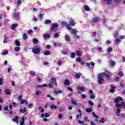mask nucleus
<instances>
[{
    "label": "nucleus",
    "instance_id": "72a5a7b5",
    "mask_svg": "<svg viewBox=\"0 0 125 125\" xmlns=\"http://www.w3.org/2000/svg\"><path fill=\"white\" fill-rule=\"evenodd\" d=\"M71 32L72 33V34H74V35L76 36L77 35V33H78V31H76V30L75 29H73L71 31Z\"/></svg>",
    "mask_w": 125,
    "mask_h": 125
},
{
    "label": "nucleus",
    "instance_id": "5701e85b",
    "mask_svg": "<svg viewBox=\"0 0 125 125\" xmlns=\"http://www.w3.org/2000/svg\"><path fill=\"white\" fill-rule=\"evenodd\" d=\"M110 65L111 67H114V66L116 65V62L114 61H112L110 62Z\"/></svg>",
    "mask_w": 125,
    "mask_h": 125
},
{
    "label": "nucleus",
    "instance_id": "5fc2aeb1",
    "mask_svg": "<svg viewBox=\"0 0 125 125\" xmlns=\"http://www.w3.org/2000/svg\"><path fill=\"white\" fill-rule=\"evenodd\" d=\"M13 104L14 107H17L18 106V104H17V103L14 102H13Z\"/></svg>",
    "mask_w": 125,
    "mask_h": 125
},
{
    "label": "nucleus",
    "instance_id": "603ef678",
    "mask_svg": "<svg viewBox=\"0 0 125 125\" xmlns=\"http://www.w3.org/2000/svg\"><path fill=\"white\" fill-rule=\"evenodd\" d=\"M113 49H112L111 47H108L107 48V52H111L112 51Z\"/></svg>",
    "mask_w": 125,
    "mask_h": 125
},
{
    "label": "nucleus",
    "instance_id": "ea45409f",
    "mask_svg": "<svg viewBox=\"0 0 125 125\" xmlns=\"http://www.w3.org/2000/svg\"><path fill=\"white\" fill-rule=\"evenodd\" d=\"M76 53L77 54V56H79V57H81V56H82V54L80 53V51H77Z\"/></svg>",
    "mask_w": 125,
    "mask_h": 125
},
{
    "label": "nucleus",
    "instance_id": "680f3d73",
    "mask_svg": "<svg viewBox=\"0 0 125 125\" xmlns=\"http://www.w3.org/2000/svg\"><path fill=\"white\" fill-rule=\"evenodd\" d=\"M125 37L124 35H121L120 36V40H124L125 39Z\"/></svg>",
    "mask_w": 125,
    "mask_h": 125
},
{
    "label": "nucleus",
    "instance_id": "b1692460",
    "mask_svg": "<svg viewBox=\"0 0 125 125\" xmlns=\"http://www.w3.org/2000/svg\"><path fill=\"white\" fill-rule=\"evenodd\" d=\"M71 102H72V104H73V105H75L76 106H78L79 104H78V103L74 102V98H72L71 99Z\"/></svg>",
    "mask_w": 125,
    "mask_h": 125
},
{
    "label": "nucleus",
    "instance_id": "c85d7f7f",
    "mask_svg": "<svg viewBox=\"0 0 125 125\" xmlns=\"http://www.w3.org/2000/svg\"><path fill=\"white\" fill-rule=\"evenodd\" d=\"M70 56L72 59L75 58V57H76V53H75L74 52L71 53Z\"/></svg>",
    "mask_w": 125,
    "mask_h": 125
},
{
    "label": "nucleus",
    "instance_id": "f3484780",
    "mask_svg": "<svg viewBox=\"0 0 125 125\" xmlns=\"http://www.w3.org/2000/svg\"><path fill=\"white\" fill-rule=\"evenodd\" d=\"M29 74H30V76H31L32 77H34L36 75V72H35L34 71H30L29 72Z\"/></svg>",
    "mask_w": 125,
    "mask_h": 125
},
{
    "label": "nucleus",
    "instance_id": "ddd939ff",
    "mask_svg": "<svg viewBox=\"0 0 125 125\" xmlns=\"http://www.w3.org/2000/svg\"><path fill=\"white\" fill-rule=\"evenodd\" d=\"M111 89L110 90V92H111V93H114V92H115V89H116V87L111 86Z\"/></svg>",
    "mask_w": 125,
    "mask_h": 125
},
{
    "label": "nucleus",
    "instance_id": "4d7b16f0",
    "mask_svg": "<svg viewBox=\"0 0 125 125\" xmlns=\"http://www.w3.org/2000/svg\"><path fill=\"white\" fill-rule=\"evenodd\" d=\"M119 86L120 87H122V88H125V85H124V84H123L122 83H120Z\"/></svg>",
    "mask_w": 125,
    "mask_h": 125
},
{
    "label": "nucleus",
    "instance_id": "338daca9",
    "mask_svg": "<svg viewBox=\"0 0 125 125\" xmlns=\"http://www.w3.org/2000/svg\"><path fill=\"white\" fill-rule=\"evenodd\" d=\"M117 113H118V114H120V113H121V108H118L117 109Z\"/></svg>",
    "mask_w": 125,
    "mask_h": 125
},
{
    "label": "nucleus",
    "instance_id": "cd10ccee",
    "mask_svg": "<svg viewBox=\"0 0 125 125\" xmlns=\"http://www.w3.org/2000/svg\"><path fill=\"white\" fill-rule=\"evenodd\" d=\"M2 55H7V54H8V51L5 50L4 52H1Z\"/></svg>",
    "mask_w": 125,
    "mask_h": 125
},
{
    "label": "nucleus",
    "instance_id": "9b49d317",
    "mask_svg": "<svg viewBox=\"0 0 125 125\" xmlns=\"http://www.w3.org/2000/svg\"><path fill=\"white\" fill-rule=\"evenodd\" d=\"M64 85H70V81H69V80H68V79H66L64 81Z\"/></svg>",
    "mask_w": 125,
    "mask_h": 125
},
{
    "label": "nucleus",
    "instance_id": "e433bc0d",
    "mask_svg": "<svg viewBox=\"0 0 125 125\" xmlns=\"http://www.w3.org/2000/svg\"><path fill=\"white\" fill-rule=\"evenodd\" d=\"M88 103L91 106H93L94 105V104L91 102V101H88Z\"/></svg>",
    "mask_w": 125,
    "mask_h": 125
},
{
    "label": "nucleus",
    "instance_id": "20e7f679",
    "mask_svg": "<svg viewBox=\"0 0 125 125\" xmlns=\"http://www.w3.org/2000/svg\"><path fill=\"white\" fill-rule=\"evenodd\" d=\"M120 100H121V101H123V99L122 98V97H119L118 98H116L114 100V103H116V104L119 103V102H120Z\"/></svg>",
    "mask_w": 125,
    "mask_h": 125
},
{
    "label": "nucleus",
    "instance_id": "4c0bfd02",
    "mask_svg": "<svg viewBox=\"0 0 125 125\" xmlns=\"http://www.w3.org/2000/svg\"><path fill=\"white\" fill-rule=\"evenodd\" d=\"M90 99H95V96L93 94H91L90 95Z\"/></svg>",
    "mask_w": 125,
    "mask_h": 125
},
{
    "label": "nucleus",
    "instance_id": "864d4df0",
    "mask_svg": "<svg viewBox=\"0 0 125 125\" xmlns=\"http://www.w3.org/2000/svg\"><path fill=\"white\" fill-rule=\"evenodd\" d=\"M29 109H31L32 107L33 106V104H28Z\"/></svg>",
    "mask_w": 125,
    "mask_h": 125
},
{
    "label": "nucleus",
    "instance_id": "7c9ffc66",
    "mask_svg": "<svg viewBox=\"0 0 125 125\" xmlns=\"http://www.w3.org/2000/svg\"><path fill=\"white\" fill-rule=\"evenodd\" d=\"M51 109H55V110H56V109H57V106L56 105H54V104H52V105H50V106Z\"/></svg>",
    "mask_w": 125,
    "mask_h": 125
},
{
    "label": "nucleus",
    "instance_id": "de8ad7c7",
    "mask_svg": "<svg viewBox=\"0 0 125 125\" xmlns=\"http://www.w3.org/2000/svg\"><path fill=\"white\" fill-rule=\"evenodd\" d=\"M2 84H3L2 78H0V85H2Z\"/></svg>",
    "mask_w": 125,
    "mask_h": 125
},
{
    "label": "nucleus",
    "instance_id": "6e6552de",
    "mask_svg": "<svg viewBox=\"0 0 125 125\" xmlns=\"http://www.w3.org/2000/svg\"><path fill=\"white\" fill-rule=\"evenodd\" d=\"M13 15L14 16V17H15V18H18V17H19V16H20V13H13Z\"/></svg>",
    "mask_w": 125,
    "mask_h": 125
},
{
    "label": "nucleus",
    "instance_id": "37998d69",
    "mask_svg": "<svg viewBox=\"0 0 125 125\" xmlns=\"http://www.w3.org/2000/svg\"><path fill=\"white\" fill-rule=\"evenodd\" d=\"M61 24L62 25V26H66V25H67V23H66L65 21H62Z\"/></svg>",
    "mask_w": 125,
    "mask_h": 125
},
{
    "label": "nucleus",
    "instance_id": "dca6fc26",
    "mask_svg": "<svg viewBox=\"0 0 125 125\" xmlns=\"http://www.w3.org/2000/svg\"><path fill=\"white\" fill-rule=\"evenodd\" d=\"M86 111L87 113H91L92 112V107H90L89 108H86Z\"/></svg>",
    "mask_w": 125,
    "mask_h": 125
},
{
    "label": "nucleus",
    "instance_id": "49530a36",
    "mask_svg": "<svg viewBox=\"0 0 125 125\" xmlns=\"http://www.w3.org/2000/svg\"><path fill=\"white\" fill-rule=\"evenodd\" d=\"M75 76L76 79H80V78H81V76H80V74H79V73H76L75 74Z\"/></svg>",
    "mask_w": 125,
    "mask_h": 125
},
{
    "label": "nucleus",
    "instance_id": "f8f14e48",
    "mask_svg": "<svg viewBox=\"0 0 125 125\" xmlns=\"http://www.w3.org/2000/svg\"><path fill=\"white\" fill-rule=\"evenodd\" d=\"M44 39H49L50 38V34L48 33H45L43 35Z\"/></svg>",
    "mask_w": 125,
    "mask_h": 125
},
{
    "label": "nucleus",
    "instance_id": "79ce46f5",
    "mask_svg": "<svg viewBox=\"0 0 125 125\" xmlns=\"http://www.w3.org/2000/svg\"><path fill=\"white\" fill-rule=\"evenodd\" d=\"M114 81H116V82H120V77H116L114 78Z\"/></svg>",
    "mask_w": 125,
    "mask_h": 125
},
{
    "label": "nucleus",
    "instance_id": "1a4fd4ad",
    "mask_svg": "<svg viewBox=\"0 0 125 125\" xmlns=\"http://www.w3.org/2000/svg\"><path fill=\"white\" fill-rule=\"evenodd\" d=\"M13 122L16 123V124H19V122H18V116H16L15 118L12 119Z\"/></svg>",
    "mask_w": 125,
    "mask_h": 125
},
{
    "label": "nucleus",
    "instance_id": "473e14b6",
    "mask_svg": "<svg viewBox=\"0 0 125 125\" xmlns=\"http://www.w3.org/2000/svg\"><path fill=\"white\" fill-rule=\"evenodd\" d=\"M59 93H62V90H59L58 91H55V94H56L57 95L59 94Z\"/></svg>",
    "mask_w": 125,
    "mask_h": 125
},
{
    "label": "nucleus",
    "instance_id": "c756f323",
    "mask_svg": "<svg viewBox=\"0 0 125 125\" xmlns=\"http://www.w3.org/2000/svg\"><path fill=\"white\" fill-rule=\"evenodd\" d=\"M92 114L93 116L94 117H95V118H96V119H99V116H98V115H97L96 114H95V113H94V112H92Z\"/></svg>",
    "mask_w": 125,
    "mask_h": 125
},
{
    "label": "nucleus",
    "instance_id": "6ab92c4d",
    "mask_svg": "<svg viewBox=\"0 0 125 125\" xmlns=\"http://www.w3.org/2000/svg\"><path fill=\"white\" fill-rule=\"evenodd\" d=\"M65 28L69 31H71V30H72V27H71V26H70V24H66L65 25Z\"/></svg>",
    "mask_w": 125,
    "mask_h": 125
},
{
    "label": "nucleus",
    "instance_id": "4be33fe9",
    "mask_svg": "<svg viewBox=\"0 0 125 125\" xmlns=\"http://www.w3.org/2000/svg\"><path fill=\"white\" fill-rule=\"evenodd\" d=\"M22 38L23 40H27L28 39V35H27V34L26 33H24L22 35Z\"/></svg>",
    "mask_w": 125,
    "mask_h": 125
},
{
    "label": "nucleus",
    "instance_id": "f704fd0d",
    "mask_svg": "<svg viewBox=\"0 0 125 125\" xmlns=\"http://www.w3.org/2000/svg\"><path fill=\"white\" fill-rule=\"evenodd\" d=\"M78 89H80V90H81V91H84V88H83V87H78Z\"/></svg>",
    "mask_w": 125,
    "mask_h": 125
},
{
    "label": "nucleus",
    "instance_id": "6e6d98bb",
    "mask_svg": "<svg viewBox=\"0 0 125 125\" xmlns=\"http://www.w3.org/2000/svg\"><path fill=\"white\" fill-rule=\"evenodd\" d=\"M99 123H101L102 124H104V118H102L101 120L99 121Z\"/></svg>",
    "mask_w": 125,
    "mask_h": 125
},
{
    "label": "nucleus",
    "instance_id": "393cba45",
    "mask_svg": "<svg viewBox=\"0 0 125 125\" xmlns=\"http://www.w3.org/2000/svg\"><path fill=\"white\" fill-rule=\"evenodd\" d=\"M17 26H18V24H13L12 25V27H11L12 30H15V28H16V27H17Z\"/></svg>",
    "mask_w": 125,
    "mask_h": 125
},
{
    "label": "nucleus",
    "instance_id": "58836bf2",
    "mask_svg": "<svg viewBox=\"0 0 125 125\" xmlns=\"http://www.w3.org/2000/svg\"><path fill=\"white\" fill-rule=\"evenodd\" d=\"M22 3V0H18L17 1V5H21Z\"/></svg>",
    "mask_w": 125,
    "mask_h": 125
},
{
    "label": "nucleus",
    "instance_id": "c9c22d12",
    "mask_svg": "<svg viewBox=\"0 0 125 125\" xmlns=\"http://www.w3.org/2000/svg\"><path fill=\"white\" fill-rule=\"evenodd\" d=\"M76 62H82V59L80 57H77L76 60Z\"/></svg>",
    "mask_w": 125,
    "mask_h": 125
},
{
    "label": "nucleus",
    "instance_id": "052dcab7",
    "mask_svg": "<svg viewBox=\"0 0 125 125\" xmlns=\"http://www.w3.org/2000/svg\"><path fill=\"white\" fill-rule=\"evenodd\" d=\"M39 17L41 19H42V17H43V14H40L39 15Z\"/></svg>",
    "mask_w": 125,
    "mask_h": 125
},
{
    "label": "nucleus",
    "instance_id": "774afa93",
    "mask_svg": "<svg viewBox=\"0 0 125 125\" xmlns=\"http://www.w3.org/2000/svg\"><path fill=\"white\" fill-rule=\"evenodd\" d=\"M59 119L60 120L61 119H62V114H59Z\"/></svg>",
    "mask_w": 125,
    "mask_h": 125
},
{
    "label": "nucleus",
    "instance_id": "0eeeda50",
    "mask_svg": "<svg viewBox=\"0 0 125 125\" xmlns=\"http://www.w3.org/2000/svg\"><path fill=\"white\" fill-rule=\"evenodd\" d=\"M37 87L38 88H42V87H47V84H43L42 85H37Z\"/></svg>",
    "mask_w": 125,
    "mask_h": 125
},
{
    "label": "nucleus",
    "instance_id": "0e129e2a",
    "mask_svg": "<svg viewBox=\"0 0 125 125\" xmlns=\"http://www.w3.org/2000/svg\"><path fill=\"white\" fill-rule=\"evenodd\" d=\"M45 118H48V117H49V116H50L49 114H48V113H46L45 114Z\"/></svg>",
    "mask_w": 125,
    "mask_h": 125
},
{
    "label": "nucleus",
    "instance_id": "a18cd8bd",
    "mask_svg": "<svg viewBox=\"0 0 125 125\" xmlns=\"http://www.w3.org/2000/svg\"><path fill=\"white\" fill-rule=\"evenodd\" d=\"M38 42V39H37V38L34 39L33 40V42H34V43H37Z\"/></svg>",
    "mask_w": 125,
    "mask_h": 125
},
{
    "label": "nucleus",
    "instance_id": "f03ea898",
    "mask_svg": "<svg viewBox=\"0 0 125 125\" xmlns=\"http://www.w3.org/2000/svg\"><path fill=\"white\" fill-rule=\"evenodd\" d=\"M41 51H42V50H41L40 48L38 46L34 47L32 48V52L34 53V54H40Z\"/></svg>",
    "mask_w": 125,
    "mask_h": 125
},
{
    "label": "nucleus",
    "instance_id": "09e8293b",
    "mask_svg": "<svg viewBox=\"0 0 125 125\" xmlns=\"http://www.w3.org/2000/svg\"><path fill=\"white\" fill-rule=\"evenodd\" d=\"M121 0H115V4H117L118 3H120L121 2Z\"/></svg>",
    "mask_w": 125,
    "mask_h": 125
},
{
    "label": "nucleus",
    "instance_id": "aec40b11",
    "mask_svg": "<svg viewBox=\"0 0 125 125\" xmlns=\"http://www.w3.org/2000/svg\"><path fill=\"white\" fill-rule=\"evenodd\" d=\"M98 20H99V18H95L92 19V22L93 23H97V22L98 21Z\"/></svg>",
    "mask_w": 125,
    "mask_h": 125
},
{
    "label": "nucleus",
    "instance_id": "c03bdc74",
    "mask_svg": "<svg viewBox=\"0 0 125 125\" xmlns=\"http://www.w3.org/2000/svg\"><path fill=\"white\" fill-rule=\"evenodd\" d=\"M3 111H8V106L6 105L3 108Z\"/></svg>",
    "mask_w": 125,
    "mask_h": 125
},
{
    "label": "nucleus",
    "instance_id": "a211bd4d",
    "mask_svg": "<svg viewBox=\"0 0 125 125\" xmlns=\"http://www.w3.org/2000/svg\"><path fill=\"white\" fill-rule=\"evenodd\" d=\"M44 23V24L48 25V24H51V20H46Z\"/></svg>",
    "mask_w": 125,
    "mask_h": 125
},
{
    "label": "nucleus",
    "instance_id": "412c9836",
    "mask_svg": "<svg viewBox=\"0 0 125 125\" xmlns=\"http://www.w3.org/2000/svg\"><path fill=\"white\" fill-rule=\"evenodd\" d=\"M4 92L6 93V95H9V94H10V91L9 89L8 88L5 89Z\"/></svg>",
    "mask_w": 125,
    "mask_h": 125
},
{
    "label": "nucleus",
    "instance_id": "bb28decb",
    "mask_svg": "<svg viewBox=\"0 0 125 125\" xmlns=\"http://www.w3.org/2000/svg\"><path fill=\"white\" fill-rule=\"evenodd\" d=\"M21 104H24V103H25V105L28 104V102L26 101V100H21Z\"/></svg>",
    "mask_w": 125,
    "mask_h": 125
},
{
    "label": "nucleus",
    "instance_id": "39448f33",
    "mask_svg": "<svg viewBox=\"0 0 125 125\" xmlns=\"http://www.w3.org/2000/svg\"><path fill=\"white\" fill-rule=\"evenodd\" d=\"M65 41H66V42H71V38H70V36H69L68 34H65Z\"/></svg>",
    "mask_w": 125,
    "mask_h": 125
},
{
    "label": "nucleus",
    "instance_id": "2eb2a0df",
    "mask_svg": "<svg viewBox=\"0 0 125 125\" xmlns=\"http://www.w3.org/2000/svg\"><path fill=\"white\" fill-rule=\"evenodd\" d=\"M83 8H84V9H85V10H86V11H90V8L89 7H88V6H87V5H84Z\"/></svg>",
    "mask_w": 125,
    "mask_h": 125
},
{
    "label": "nucleus",
    "instance_id": "4468645a",
    "mask_svg": "<svg viewBox=\"0 0 125 125\" xmlns=\"http://www.w3.org/2000/svg\"><path fill=\"white\" fill-rule=\"evenodd\" d=\"M15 44L17 46H20L21 45V43L18 41V40H15Z\"/></svg>",
    "mask_w": 125,
    "mask_h": 125
},
{
    "label": "nucleus",
    "instance_id": "69168bd1",
    "mask_svg": "<svg viewBox=\"0 0 125 125\" xmlns=\"http://www.w3.org/2000/svg\"><path fill=\"white\" fill-rule=\"evenodd\" d=\"M43 64H44V65H49V63H48V62H43Z\"/></svg>",
    "mask_w": 125,
    "mask_h": 125
},
{
    "label": "nucleus",
    "instance_id": "2f4dec72",
    "mask_svg": "<svg viewBox=\"0 0 125 125\" xmlns=\"http://www.w3.org/2000/svg\"><path fill=\"white\" fill-rule=\"evenodd\" d=\"M50 81L51 83H56V78H52L50 79Z\"/></svg>",
    "mask_w": 125,
    "mask_h": 125
},
{
    "label": "nucleus",
    "instance_id": "a19ab883",
    "mask_svg": "<svg viewBox=\"0 0 125 125\" xmlns=\"http://www.w3.org/2000/svg\"><path fill=\"white\" fill-rule=\"evenodd\" d=\"M20 50V47H15V51H19Z\"/></svg>",
    "mask_w": 125,
    "mask_h": 125
},
{
    "label": "nucleus",
    "instance_id": "f257e3e1",
    "mask_svg": "<svg viewBox=\"0 0 125 125\" xmlns=\"http://www.w3.org/2000/svg\"><path fill=\"white\" fill-rule=\"evenodd\" d=\"M104 77L106 80H109V79L111 78V74H110L109 73L107 74L105 72L99 74L98 75L97 82L99 84H102V82L104 81Z\"/></svg>",
    "mask_w": 125,
    "mask_h": 125
},
{
    "label": "nucleus",
    "instance_id": "3c124183",
    "mask_svg": "<svg viewBox=\"0 0 125 125\" xmlns=\"http://www.w3.org/2000/svg\"><path fill=\"white\" fill-rule=\"evenodd\" d=\"M67 89L68 90H69V91H71V92H73L74 91L73 90V89L71 87H68Z\"/></svg>",
    "mask_w": 125,
    "mask_h": 125
},
{
    "label": "nucleus",
    "instance_id": "13d9d810",
    "mask_svg": "<svg viewBox=\"0 0 125 125\" xmlns=\"http://www.w3.org/2000/svg\"><path fill=\"white\" fill-rule=\"evenodd\" d=\"M44 55H49L50 54V52L49 51H46L44 53Z\"/></svg>",
    "mask_w": 125,
    "mask_h": 125
},
{
    "label": "nucleus",
    "instance_id": "e2e57ef3",
    "mask_svg": "<svg viewBox=\"0 0 125 125\" xmlns=\"http://www.w3.org/2000/svg\"><path fill=\"white\" fill-rule=\"evenodd\" d=\"M59 37V34L58 33H55L54 35V38H58Z\"/></svg>",
    "mask_w": 125,
    "mask_h": 125
},
{
    "label": "nucleus",
    "instance_id": "a878e982",
    "mask_svg": "<svg viewBox=\"0 0 125 125\" xmlns=\"http://www.w3.org/2000/svg\"><path fill=\"white\" fill-rule=\"evenodd\" d=\"M104 0V1H106V0L107 4H111L112 3V2H113L112 0Z\"/></svg>",
    "mask_w": 125,
    "mask_h": 125
},
{
    "label": "nucleus",
    "instance_id": "8fccbe9b",
    "mask_svg": "<svg viewBox=\"0 0 125 125\" xmlns=\"http://www.w3.org/2000/svg\"><path fill=\"white\" fill-rule=\"evenodd\" d=\"M116 106L117 108H120V107H122V105L120 104L119 103H117L116 104Z\"/></svg>",
    "mask_w": 125,
    "mask_h": 125
},
{
    "label": "nucleus",
    "instance_id": "7ed1b4c3",
    "mask_svg": "<svg viewBox=\"0 0 125 125\" xmlns=\"http://www.w3.org/2000/svg\"><path fill=\"white\" fill-rule=\"evenodd\" d=\"M59 26L58 23H54L52 24V27H50V31H54L55 29H57Z\"/></svg>",
    "mask_w": 125,
    "mask_h": 125
},
{
    "label": "nucleus",
    "instance_id": "bf43d9fd",
    "mask_svg": "<svg viewBox=\"0 0 125 125\" xmlns=\"http://www.w3.org/2000/svg\"><path fill=\"white\" fill-rule=\"evenodd\" d=\"M82 98L83 99H84L86 98V95H85L84 94H82Z\"/></svg>",
    "mask_w": 125,
    "mask_h": 125
},
{
    "label": "nucleus",
    "instance_id": "9d476101",
    "mask_svg": "<svg viewBox=\"0 0 125 125\" xmlns=\"http://www.w3.org/2000/svg\"><path fill=\"white\" fill-rule=\"evenodd\" d=\"M118 75V76L120 78H122V77H125V74H124V72L123 71H119Z\"/></svg>",
    "mask_w": 125,
    "mask_h": 125
},
{
    "label": "nucleus",
    "instance_id": "423d86ee",
    "mask_svg": "<svg viewBox=\"0 0 125 125\" xmlns=\"http://www.w3.org/2000/svg\"><path fill=\"white\" fill-rule=\"evenodd\" d=\"M69 24L70 25V26H75L76 25V22H75V21L74 20H71L69 21Z\"/></svg>",
    "mask_w": 125,
    "mask_h": 125
}]
</instances>
